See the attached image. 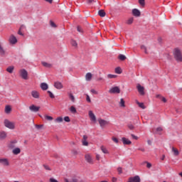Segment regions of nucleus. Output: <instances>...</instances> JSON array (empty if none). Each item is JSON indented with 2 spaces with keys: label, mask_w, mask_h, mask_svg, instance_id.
Masks as SVG:
<instances>
[{
  "label": "nucleus",
  "mask_w": 182,
  "mask_h": 182,
  "mask_svg": "<svg viewBox=\"0 0 182 182\" xmlns=\"http://www.w3.org/2000/svg\"><path fill=\"white\" fill-rule=\"evenodd\" d=\"M112 182H116V181H117V178L113 177V178H112Z\"/></svg>",
  "instance_id": "69168bd1"
},
{
  "label": "nucleus",
  "mask_w": 182,
  "mask_h": 182,
  "mask_svg": "<svg viewBox=\"0 0 182 182\" xmlns=\"http://www.w3.org/2000/svg\"><path fill=\"white\" fill-rule=\"evenodd\" d=\"M42 65H43V66H44V68H52V64H50L49 63L42 62Z\"/></svg>",
  "instance_id": "bb28decb"
},
{
  "label": "nucleus",
  "mask_w": 182,
  "mask_h": 182,
  "mask_svg": "<svg viewBox=\"0 0 182 182\" xmlns=\"http://www.w3.org/2000/svg\"><path fill=\"white\" fill-rule=\"evenodd\" d=\"M172 151L173 152V156H178L180 154L178 149H176L175 147H172Z\"/></svg>",
  "instance_id": "cd10ccee"
},
{
  "label": "nucleus",
  "mask_w": 182,
  "mask_h": 182,
  "mask_svg": "<svg viewBox=\"0 0 182 182\" xmlns=\"http://www.w3.org/2000/svg\"><path fill=\"white\" fill-rule=\"evenodd\" d=\"M9 42L11 45H16V43H18V39L14 34H11L9 38Z\"/></svg>",
  "instance_id": "39448f33"
},
{
  "label": "nucleus",
  "mask_w": 182,
  "mask_h": 182,
  "mask_svg": "<svg viewBox=\"0 0 182 182\" xmlns=\"http://www.w3.org/2000/svg\"><path fill=\"white\" fill-rule=\"evenodd\" d=\"M115 73L120 75V73H122V68H120V67L115 68Z\"/></svg>",
  "instance_id": "e433bc0d"
},
{
  "label": "nucleus",
  "mask_w": 182,
  "mask_h": 182,
  "mask_svg": "<svg viewBox=\"0 0 182 182\" xmlns=\"http://www.w3.org/2000/svg\"><path fill=\"white\" fill-rule=\"evenodd\" d=\"M123 144H132V141L129 140V139L122 137V139Z\"/></svg>",
  "instance_id": "aec40b11"
},
{
  "label": "nucleus",
  "mask_w": 182,
  "mask_h": 182,
  "mask_svg": "<svg viewBox=\"0 0 182 182\" xmlns=\"http://www.w3.org/2000/svg\"><path fill=\"white\" fill-rule=\"evenodd\" d=\"M31 96L34 99H39V97H41V94L39 93V92H38L36 90H33L31 92Z\"/></svg>",
  "instance_id": "1a4fd4ad"
},
{
  "label": "nucleus",
  "mask_w": 182,
  "mask_h": 182,
  "mask_svg": "<svg viewBox=\"0 0 182 182\" xmlns=\"http://www.w3.org/2000/svg\"><path fill=\"white\" fill-rule=\"evenodd\" d=\"M91 93H92L93 95H99V92L97 91H96L95 89H92L90 90Z\"/></svg>",
  "instance_id": "09e8293b"
},
{
  "label": "nucleus",
  "mask_w": 182,
  "mask_h": 182,
  "mask_svg": "<svg viewBox=\"0 0 182 182\" xmlns=\"http://www.w3.org/2000/svg\"><path fill=\"white\" fill-rule=\"evenodd\" d=\"M21 29H22V26L20 28L19 31H18V34L21 35V36H23V33L21 31Z\"/></svg>",
  "instance_id": "052dcab7"
},
{
  "label": "nucleus",
  "mask_w": 182,
  "mask_h": 182,
  "mask_svg": "<svg viewBox=\"0 0 182 182\" xmlns=\"http://www.w3.org/2000/svg\"><path fill=\"white\" fill-rule=\"evenodd\" d=\"M124 103H125L124 100H123V98H121L119 102V106L121 107H126V105Z\"/></svg>",
  "instance_id": "2f4dec72"
},
{
  "label": "nucleus",
  "mask_w": 182,
  "mask_h": 182,
  "mask_svg": "<svg viewBox=\"0 0 182 182\" xmlns=\"http://www.w3.org/2000/svg\"><path fill=\"white\" fill-rule=\"evenodd\" d=\"M92 77H93V75L91 74V73H87L85 75V80H87V82H90L92 80Z\"/></svg>",
  "instance_id": "a211bd4d"
},
{
  "label": "nucleus",
  "mask_w": 182,
  "mask_h": 182,
  "mask_svg": "<svg viewBox=\"0 0 182 182\" xmlns=\"http://www.w3.org/2000/svg\"><path fill=\"white\" fill-rule=\"evenodd\" d=\"M40 109L41 107H36L35 105H32L29 107V110H31V112H34V113L38 112Z\"/></svg>",
  "instance_id": "0eeeda50"
},
{
  "label": "nucleus",
  "mask_w": 182,
  "mask_h": 182,
  "mask_svg": "<svg viewBox=\"0 0 182 182\" xmlns=\"http://www.w3.org/2000/svg\"><path fill=\"white\" fill-rule=\"evenodd\" d=\"M132 139H134V140H137L139 137L136 136L134 134H131Z\"/></svg>",
  "instance_id": "e2e57ef3"
},
{
  "label": "nucleus",
  "mask_w": 182,
  "mask_h": 182,
  "mask_svg": "<svg viewBox=\"0 0 182 182\" xmlns=\"http://www.w3.org/2000/svg\"><path fill=\"white\" fill-rule=\"evenodd\" d=\"M77 31L78 32H80V33L83 32V31L82 30V27H80V26H77Z\"/></svg>",
  "instance_id": "13d9d810"
},
{
  "label": "nucleus",
  "mask_w": 182,
  "mask_h": 182,
  "mask_svg": "<svg viewBox=\"0 0 182 182\" xmlns=\"http://www.w3.org/2000/svg\"><path fill=\"white\" fill-rule=\"evenodd\" d=\"M4 124L5 127H7V129H10L11 130L15 129V122H11L9 119H4Z\"/></svg>",
  "instance_id": "f257e3e1"
},
{
  "label": "nucleus",
  "mask_w": 182,
  "mask_h": 182,
  "mask_svg": "<svg viewBox=\"0 0 182 182\" xmlns=\"http://www.w3.org/2000/svg\"><path fill=\"white\" fill-rule=\"evenodd\" d=\"M112 141L114 143H119V139H117V138H116V137H112Z\"/></svg>",
  "instance_id": "5fc2aeb1"
},
{
  "label": "nucleus",
  "mask_w": 182,
  "mask_h": 182,
  "mask_svg": "<svg viewBox=\"0 0 182 182\" xmlns=\"http://www.w3.org/2000/svg\"><path fill=\"white\" fill-rule=\"evenodd\" d=\"M48 85L46 82H42L41 84V88L42 89V90H48Z\"/></svg>",
  "instance_id": "412c9836"
},
{
  "label": "nucleus",
  "mask_w": 182,
  "mask_h": 182,
  "mask_svg": "<svg viewBox=\"0 0 182 182\" xmlns=\"http://www.w3.org/2000/svg\"><path fill=\"white\" fill-rule=\"evenodd\" d=\"M54 87L58 90H60V89H63V84H62L60 82H54Z\"/></svg>",
  "instance_id": "9b49d317"
},
{
  "label": "nucleus",
  "mask_w": 182,
  "mask_h": 182,
  "mask_svg": "<svg viewBox=\"0 0 182 182\" xmlns=\"http://www.w3.org/2000/svg\"><path fill=\"white\" fill-rule=\"evenodd\" d=\"M136 88L141 96H144V87L141 86L140 84H138Z\"/></svg>",
  "instance_id": "423d86ee"
},
{
  "label": "nucleus",
  "mask_w": 182,
  "mask_h": 182,
  "mask_svg": "<svg viewBox=\"0 0 182 182\" xmlns=\"http://www.w3.org/2000/svg\"><path fill=\"white\" fill-rule=\"evenodd\" d=\"M85 158L87 163H89L90 164H93V159L92 158V156H90V154H86Z\"/></svg>",
  "instance_id": "f8f14e48"
},
{
  "label": "nucleus",
  "mask_w": 182,
  "mask_h": 182,
  "mask_svg": "<svg viewBox=\"0 0 182 182\" xmlns=\"http://www.w3.org/2000/svg\"><path fill=\"white\" fill-rule=\"evenodd\" d=\"M139 3L141 6H144V0H139Z\"/></svg>",
  "instance_id": "603ef678"
},
{
  "label": "nucleus",
  "mask_w": 182,
  "mask_h": 182,
  "mask_svg": "<svg viewBox=\"0 0 182 182\" xmlns=\"http://www.w3.org/2000/svg\"><path fill=\"white\" fill-rule=\"evenodd\" d=\"M70 182H79V179L73 178Z\"/></svg>",
  "instance_id": "680f3d73"
},
{
  "label": "nucleus",
  "mask_w": 182,
  "mask_h": 182,
  "mask_svg": "<svg viewBox=\"0 0 182 182\" xmlns=\"http://www.w3.org/2000/svg\"><path fill=\"white\" fill-rule=\"evenodd\" d=\"M136 104L138 105L139 107H141V109H146V106H144V103L136 101Z\"/></svg>",
  "instance_id": "7c9ffc66"
},
{
  "label": "nucleus",
  "mask_w": 182,
  "mask_h": 182,
  "mask_svg": "<svg viewBox=\"0 0 182 182\" xmlns=\"http://www.w3.org/2000/svg\"><path fill=\"white\" fill-rule=\"evenodd\" d=\"M141 49L144 50L145 53H147V48H146L144 46H141Z\"/></svg>",
  "instance_id": "49530a36"
},
{
  "label": "nucleus",
  "mask_w": 182,
  "mask_h": 182,
  "mask_svg": "<svg viewBox=\"0 0 182 182\" xmlns=\"http://www.w3.org/2000/svg\"><path fill=\"white\" fill-rule=\"evenodd\" d=\"M35 127H36V129H37V130H41V129H42V127H43V124H36Z\"/></svg>",
  "instance_id": "a19ab883"
},
{
  "label": "nucleus",
  "mask_w": 182,
  "mask_h": 182,
  "mask_svg": "<svg viewBox=\"0 0 182 182\" xmlns=\"http://www.w3.org/2000/svg\"><path fill=\"white\" fill-rule=\"evenodd\" d=\"M144 164H146L147 168H151V164H150V162L144 161Z\"/></svg>",
  "instance_id": "37998d69"
},
{
  "label": "nucleus",
  "mask_w": 182,
  "mask_h": 182,
  "mask_svg": "<svg viewBox=\"0 0 182 182\" xmlns=\"http://www.w3.org/2000/svg\"><path fill=\"white\" fill-rule=\"evenodd\" d=\"M14 69H15V67H14L13 65L9 66L6 68V72H8L9 73H14Z\"/></svg>",
  "instance_id": "b1692460"
},
{
  "label": "nucleus",
  "mask_w": 182,
  "mask_h": 182,
  "mask_svg": "<svg viewBox=\"0 0 182 182\" xmlns=\"http://www.w3.org/2000/svg\"><path fill=\"white\" fill-rule=\"evenodd\" d=\"M129 179L132 182H140L141 181L140 176H139L130 177Z\"/></svg>",
  "instance_id": "f3484780"
},
{
  "label": "nucleus",
  "mask_w": 182,
  "mask_h": 182,
  "mask_svg": "<svg viewBox=\"0 0 182 182\" xmlns=\"http://www.w3.org/2000/svg\"><path fill=\"white\" fill-rule=\"evenodd\" d=\"M98 15H100L101 18H105V16H106V12H105V10H100L98 11Z\"/></svg>",
  "instance_id": "393cba45"
},
{
  "label": "nucleus",
  "mask_w": 182,
  "mask_h": 182,
  "mask_svg": "<svg viewBox=\"0 0 182 182\" xmlns=\"http://www.w3.org/2000/svg\"><path fill=\"white\" fill-rule=\"evenodd\" d=\"M118 58L119 59V60H126V55H124L123 54H120L118 56Z\"/></svg>",
  "instance_id": "473e14b6"
},
{
  "label": "nucleus",
  "mask_w": 182,
  "mask_h": 182,
  "mask_svg": "<svg viewBox=\"0 0 182 182\" xmlns=\"http://www.w3.org/2000/svg\"><path fill=\"white\" fill-rule=\"evenodd\" d=\"M96 159L98 160V161L100 160V155L97 154L96 155Z\"/></svg>",
  "instance_id": "338daca9"
},
{
  "label": "nucleus",
  "mask_w": 182,
  "mask_h": 182,
  "mask_svg": "<svg viewBox=\"0 0 182 182\" xmlns=\"http://www.w3.org/2000/svg\"><path fill=\"white\" fill-rule=\"evenodd\" d=\"M128 129H129V130H134V126L132 124H128Z\"/></svg>",
  "instance_id": "de8ad7c7"
},
{
  "label": "nucleus",
  "mask_w": 182,
  "mask_h": 182,
  "mask_svg": "<svg viewBox=\"0 0 182 182\" xmlns=\"http://www.w3.org/2000/svg\"><path fill=\"white\" fill-rule=\"evenodd\" d=\"M8 136V134L5 131H0V140H5Z\"/></svg>",
  "instance_id": "2eb2a0df"
},
{
  "label": "nucleus",
  "mask_w": 182,
  "mask_h": 182,
  "mask_svg": "<svg viewBox=\"0 0 182 182\" xmlns=\"http://www.w3.org/2000/svg\"><path fill=\"white\" fill-rule=\"evenodd\" d=\"M44 118L46 119V120H48V122H52V120H53V117L48 115H45Z\"/></svg>",
  "instance_id": "72a5a7b5"
},
{
  "label": "nucleus",
  "mask_w": 182,
  "mask_h": 182,
  "mask_svg": "<svg viewBox=\"0 0 182 182\" xmlns=\"http://www.w3.org/2000/svg\"><path fill=\"white\" fill-rule=\"evenodd\" d=\"M48 93L51 99H55V95H53V93H52V92L48 91Z\"/></svg>",
  "instance_id": "c03bdc74"
},
{
  "label": "nucleus",
  "mask_w": 182,
  "mask_h": 182,
  "mask_svg": "<svg viewBox=\"0 0 182 182\" xmlns=\"http://www.w3.org/2000/svg\"><path fill=\"white\" fill-rule=\"evenodd\" d=\"M107 77H108V79H116V77H117V75H112V74H108Z\"/></svg>",
  "instance_id": "c9c22d12"
},
{
  "label": "nucleus",
  "mask_w": 182,
  "mask_h": 182,
  "mask_svg": "<svg viewBox=\"0 0 182 182\" xmlns=\"http://www.w3.org/2000/svg\"><path fill=\"white\" fill-rule=\"evenodd\" d=\"M97 82H103V80H105V79H103V77H100L97 79Z\"/></svg>",
  "instance_id": "bf43d9fd"
},
{
  "label": "nucleus",
  "mask_w": 182,
  "mask_h": 182,
  "mask_svg": "<svg viewBox=\"0 0 182 182\" xmlns=\"http://www.w3.org/2000/svg\"><path fill=\"white\" fill-rule=\"evenodd\" d=\"M109 93H120V88H119V87H112L109 90Z\"/></svg>",
  "instance_id": "6e6552de"
},
{
  "label": "nucleus",
  "mask_w": 182,
  "mask_h": 182,
  "mask_svg": "<svg viewBox=\"0 0 182 182\" xmlns=\"http://www.w3.org/2000/svg\"><path fill=\"white\" fill-rule=\"evenodd\" d=\"M6 55V50L4 48L2 43L0 42V56H5Z\"/></svg>",
  "instance_id": "9d476101"
},
{
  "label": "nucleus",
  "mask_w": 182,
  "mask_h": 182,
  "mask_svg": "<svg viewBox=\"0 0 182 182\" xmlns=\"http://www.w3.org/2000/svg\"><path fill=\"white\" fill-rule=\"evenodd\" d=\"M43 166L45 168V170H47L48 171H52V168H50V167L48 165L43 164Z\"/></svg>",
  "instance_id": "f704fd0d"
},
{
  "label": "nucleus",
  "mask_w": 182,
  "mask_h": 182,
  "mask_svg": "<svg viewBox=\"0 0 182 182\" xmlns=\"http://www.w3.org/2000/svg\"><path fill=\"white\" fill-rule=\"evenodd\" d=\"M63 122V117H58L55 119V123H62Z\"/></svg>",
  "instance_id": "c85d7f7f"
},
{
  "label": "nucleus",
  "mask_w": 182,
  "mask_h": 182,
  "mask_svg": "<svg viewBox=\"0 0 182 182\" xmlns=\"http://www.w3.org/2000/svg\"><path fill=\"white\" fill-rule=\"evenodd\" d=\"M117 171H118L119 174H122V173H123V171H122V167H119V168H117Z\"/></svg>",
  "instance_id": "864d4df0"
},
{
  "label": "nucleus",
  "mask_w": 182,
  "mask_h": 182,
  "mask_svg": "<svg viewBox=\"0 0 182 182\" xmlns=\"http://www.w3.org/2000/svg\"><path fill=\"white\" fill-rule=\"evenodd\" d=\"M86 140H87V135H84L82 141H86Z\"/></svg>",
  "instance_id": "0e129e2a"
},
{
  "label": "nucleus",
  "mask_w": 182,
  "mask_h": 182,
  "mask_svg": "<svg viewBox=\"0 0 182 182\" xmlns=\"http://www.w3.org/2000/svg\"><path fill=\"white\" fill-rule=\"evenodd\" d=\"M70 112H71V113H73V114H76L77 113V110H76V108L74 107V106H71L70 107Z\"/></svg>",
  "instance_id": "c756f323"
},
{
  "label": "nucleus",
  "mask_w": 182,
  "mask_h": 182,
  "mask_svg": "<svg viewBox=\"0 0 182 182\" xmlns=\"http://www.w3.org/2000/svg\"><path fill=\"white\" fill-rule=\"evenodd\" d=\"M132 14L134 16H140L141 15L140 11H139L137 9H134L132 10Z\"/></svg>",
  "instance_id": "6ab92c4d"
},
{
  "label": "nucleus",
  "mask_w": 182,
  "mask_h": 182,
  "mask_svg": "<svg viewBox=\"0 0 182 182\" xmlns=\"http://www.w3.org/2000/svg\"><path fill=\"white\" fill-rule=\"evenodd\" d=\"M7 147L9 149H10V150H12V149H15V147H16V141H11L10 143H9V144L7 145Z\"/></svg>",
  "instance_id": "dca6fc26"
},
{
  "label": "nucleus",
  "mask_w": 182,
  "mask_h": 182,
  "mask_svg": "<svg viewBox=\"0 0 182 182\" xmlns=\"http://www.w3.org/2000/svg\"><path fill=\"white\" fill-rule=\"evenodd\" d=\"M18 74L21 79H23L24 80H28V71L25 68L19 70Z\"/></svg>",
  "instance_id": "f03ea898"
},
{
  "label": "nucleus",
  "mask_w": 182,
  "mask_h": 182,
  "mask_svg": "<svg viewBox=\"0 0 182 182\" xmlns=\"http://www.w3.org/2000/svg\"><path fill=\"white\" fill-rule=\"evenodd\" d=\"M13 154H15L16 156L21 154V149L19 148H14L12 151Z\"/></svg>",
  "instance_id": "5701e85b"
},
{
  "label": "nucleus",
  "mask_w": 182,
  "mask_h": 182,
  "mask_svg": "<svg viewBox=\"0 0 182 182\" xmlns=\"http://www.w3.org/2000/svg\"><path fill=\"white\" fill-rule=\"evenodd\" d=\"M161 100L164 102V103H166V102H167V100L164 97H161Z\"/></svg>",
  "instance_id": "6e6d98bb"
},
{
  "label": "nucleus",
  "mask_w": 182,
  "mask_h": 182,
  "mask_svg": "<svg viewBox=\"0 0 182 182\" xmlns=\"http://www.w3.org/2000/svg\"><path fill=\"white\" fill-rule=\"evenodd\" d=\"M98 122L100 123V127H105V126L109 124V122L105 119H98Z\"/></svg>",
  "instance_id": "4468645a"
},
{
  "label": "nucleus",
  "mask_w": 182,
  "mask_h": 182,
  "mask_svg": "<svg viewBox=\"0 0 182 182\" xmlns=\"http://www.w3.org/2000/svg\"><path fill=\"white\" fill-rule=\"evenodd\" d=\"M138 150L140 151H145L144 148H139Z\"/></svg>",
  "instance_id": "774afa93"
},
{
  "label": "nucleus",
  "mask_w": 182,
  "mask_h": 182,
  "mask_svg": "<svg viewBox=\"0 0 182 182\" xmlns=\"http://www.w3.org/2000/svg\"><path fill=\"white\" fill-rule=\"evenodd\" d=\"M69 97H70V100H71L73 102H75V96H73V94L70 93V94H69Z\"/></svg>",
  "instance_id": "58836bf2"
},
{
  "label": "nucleus",
  "mask_w": 182,
  "mask_h": 182,
  "mask_svg": "<svg viewBox=\"0 0 182 182\" xmlns=\"http://www.w3.org/2000/svg\"><path fill=\"white\" fill-rule=\"evenodd\" d=\"M161 132H163V128H161V127L156 128V133L158 134H161Z\"/></svg>",
  "instance_id": "4c0bfd02"
},
{
  "label": "nucleus",
  "mask_w": 182,
  "mask_h": 182,
  "mask_svg": "<svg viewBox=\"0 0 182 182\" xmlns=\"http://www.w3.org/2000/svg\"><path fill=\"white\" fill-rule=\"evenodd\" d=\"M133 18H129L128 21H127V25H132V23H133Z\"/></svg>",
  "instance_id": "79ce46f5"
},
{
  "label": "nucleus",
  "mask_w": 182,
  "mask_h": 182,
  "mask_svg": "<svg viewBox=\"0 0 182 182\" xmlns=\"http://www.w3.org/2000/svg\"><path fill=\"white\" fill-rule=\"evenodd\" d=\"M64 120L67 122L69 123L70 122V118L69 117H65Z\"/></svg>",
  "instance_id": "3c124183"
},
{
  "label": "nucleus",
  "mask_w": 182,
  "mask_h": 182,
  "mask_svg": "<svg viewBox=\"0 0 182 182\" xmlns=\"http://www.w3.org/2000/svg\"><path fill=\"white\" fill-rule=\"evenodd\" d=\"M174 58L177 62H182L181 52L178 49H175Z\"/></svg>",
  "instance_id": "7ed1b4c3"
},
{
  "label": "nucleus",
  "mask_w": 182,
  "mask_h": 182,
  "mask_svg": "<svg viewBox=\"0 0 182 182\" xmlns=\"http://www.w3.org/2000/svg\"><path fill=\"white\" fill-rule=\"evenodd\" d=\"M11 112H12V108L11 107V106L6 105L5 107V113H6V114H9Z\"/></svg>",
  "instance_id": "4be33fe9"
},
{
  "label": "nucleus",
  "mask_w": 182,
  "mask_h": 182,
  "mask_svg": "<svg viewBox=\"0 0 182 182\" xmlns=\"http://www.w3.org/2000/svg\"><path fill=\"white\" fill-rule=\"evenodd\" d=\"M86 100L88 103H91L92 100H90V97L89 96V95H86Z\"/></svg>",
  "instance_id": "a18cd8bd"
},
{
  "label": "nucleus",
  "mask_w": 182,
  "mask_h": 182,
  "mask_svg": "<svg viewBox=\"0 0 182 182\" xmlns=\"http://www.w3.org/2000/svg\"><path fill=\"white\" fill-rule=\"evenodd\" d=\"M101 151H102V153H104V154H109V151L107 150V149L103 146H102L100 147Z\"/></svg>",
  "instance_id": "a878e982"
},
{
  "label": "nucleus",
  "mask_w": 182,
  "mask_h": 182,
  "mask_svg": "<svg viewBox=\"0 0 182 182\" xmlns=\"http://www.w3.org/2000/svg\"><path fill=\"white\" fill-rule=\"evenodd\" d=\"M0 164L3 166V167H9L11 162H9V159L7 158H0Z\"/></svg>",
  "instance_id": "20e7f679"
},
{
  "label": "nucleus",
  "mask_w": 182,
  "mask_h": 182,
  "mask_svg": "<svg viewBox=\"0 0 182 182\" xmlns=\"http://www.w3.org/2000/svg\"><path fill=\"white\" fill-rule=\"evenodd\" d=\"M50 26H52V28H56V24H55L53 21H50Z\"/></svg>",
  "instance_id": "4d7b16f0"
},
{
  "label": "nucleus",
  "mask_w": 182,
  "mask_h": 182,
  "mask_svg": "<svg viewBox=\"0 0 182 182\" xmlns=\"http://www.w3.org/2000/svg\"><path fill=\"white\" fill-rule=\"evenodd\" d=\"M88 115L91 122H96V116L92 111H89Z\"/></svg>",
  "instance_id": "ddd939ff"
},
{
  "label": "nucleus",
  "mask_w": 182,
  "mask_h": 182,
  "mask_svg": "<svg viewBox=\"0 0 182 182\" xmlns=\"http://www.w3.org/2000/svg\"><path fill=\"white\" fill-rule=\"evenodd\" d=\"M71 45H72V46H74L75 48H77V43L76 42V41L73 40L71 41Z\"/></svg>",
  "instance_id": "ea45409f"
},
{
  "label": "nucleus",
  "mask_w": 182,
  "mask_h": 182,
  "mask_svg": "<svg viewBox=\"0 0 182 182\" xmlns=\"http://www.w3.org/2000/svg\"><path fill=\"white\" fill-rule=\"evenodd\" d=\"M82 146H89V142H87V140L85 141H82Z\"/></svg>",
  "instance_id": "8fccbe9b"
}]
</instances>
